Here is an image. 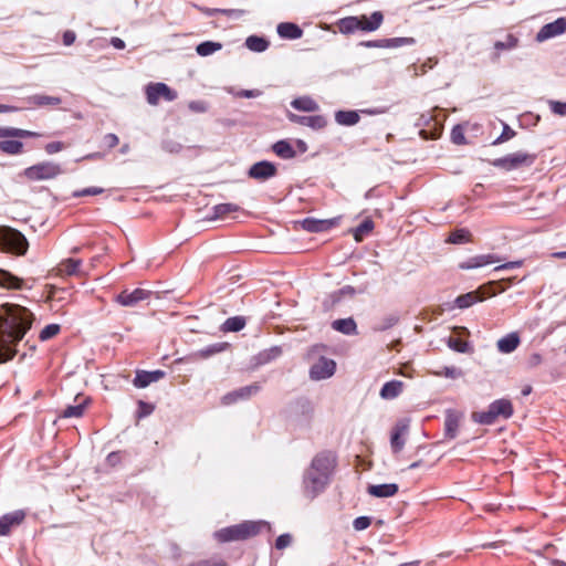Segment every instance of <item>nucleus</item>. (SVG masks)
I'll list each match as a JSON object with an SVG mask.
<instances>
[{
  "instance_id": "obj_1",
  "label": "nucleus",
  "mask_w": 566,
  "mask_h": 566,
  "mask_svg": "<svg viewBox=\"0 0 566 566\" xmlns=\"http://www.w3.org/2000/svg\"><path fill=\"white\" fill-rule=\"evenodd\" d=\"M34 316L18 304H3L0 308V364L17 355V345L31 328Z\"/></svg>"
},
{
  "instance_id": "obj_2",
  "label": "nucleus",
  "mask_w": 566,
  "mask_h": 566,
  "mask_svg": "<svg viewBox=\"0 0 566 566\" xmlns=\"http://www.w3.org/2000/svg\"><path fill=\"white\" fill-rule=\"evenodd\" d=\"M265 522L245 521L240 524L228 526L214 532L213 537L219 543H228L233 541H244L258 535L262 527L266 526Z\"/></svg>"
},
{
  "instance_id": "obj_3",
  "label": "nucleus",
  "mask_w": 566,
  "mask_h": 566,
  "mask_svg": "<svg viewBox=\"0 0 566 566\" xmlns=\"http://www.w3.org/2000/svg\"><path fill=\"white\" fill-rule=\"evenodd\" d=\"M63 172H64V170H63L61 164L45 160V161H40L30 167H27L21 172V176L29 181L36 182V181L53 180V179L57 178L60 175H62Z\"/></svg>"
},
{
  "instance_id": "obj_4",
  "label": "nucleus",
  "mask_w": 566,
  "mask_h": 566,
  "mask_svg": "<svg viewBox=\"0 0 566 566\" xmlns=\"http://www.w3.org/2000/svg\"><path fill=\"white\" fill-rule=\"evenodd\" d=\"M537 156L536 154H530L525 151H516L509 154L504 157L496 158L492 161V165L496 168L504 169L506 171L515 170L522 167L532 166Z\"/></svg>"
},
{
  "instance_id": "obj_5",
  "label": "nucleus",
  "mask_w": 566,
  "mask_h": 566,
  "mask_svg": "<svg viewBox=\"0 0 566 566\" xmlns=\"http://www.w3.org/2000/svg\"><path fill=\"white\" fill-rule=\"evenodd\" d=\"M0 241L4 249L19 255L25 254L29 248L27 238L20 231L9 227L0 229Z\"/></svg>"
},
{
  "instance_id": "obj_6",
  "label": "nucleus",
  "mask_w": 566,
  "mask_h": 566,
  "mask_svg": "<svg viewBox=\"0 0 566 566\" xmlns=\"http://www.w3.org/2000/svg\"><path fill=\"white\" fill-rule=\"evenodd\" d=\"M328 483L329 479L326 478L325 474H321L308 469L303 478L304 495L307 499L313 500L325 490Z\"/></svg>"
},
{
  "instance_id": "obj_7",
  "label": "nucleus",
  "mask_w": 566,
  "mask_h": 566,
  "mask_svg": "<svg viewBox=\"0 0 566 566\" xmlns=\"http://www.w3.org/2000/svg\"><path fill=\"white\" fill-rule=\"evenodd\" d=\"M146 98L148 104L157 105L160 98L171 102L177 98V92L165 83H150L146 86Z\"/></svg>"
},
{
  "instance_id": "obj_8",
  "label": "nucleus",
  "mask_w": 566,
  "mask_h": 566,
  "mask_svg": "<svg viewBox=\"0 0 566 566\" xmlns=\"http://www.w3.org/2000/svg\"><path fill=\"white\" fill-rule=\"evenodd\" d=\"M335 464V455L331 451H322L313 458L308 469L317 473L325 474V476L329 479Z\"/></svg>"
},
{
  "instance_id": "obj_9",
  "label": "nucleus",
  "mask_w": 566,
  "mask_h": 566,
  "mask_svg": "<svg viewBox=\"0 0 566 566\" xmlns=\"http://www.w3.org/2000/svg\"><path fill=\"white\" fill-rule=\"evenodd\" d=\"M409 431V420L400 419L396 422L390 434V447L394 453L400 452L406 443V436Z\"/></svg>"
},
{
  "instance_id": "obj_10",
  "label": "nucleus",
  "mask_w": 566,
  "mask_h": 566,
  "mask_svg": "<svg viewBox=\"0 0 566 566\" xmlns=\"http://www.w3.org/2000/svg\"><path fill=\"white\" fill-rule=\"evenodd\" d=\"M151 292L144 289L134 291L124 290L115 296V302L125 307L136 306L139 302L149 298Z\"/></svg>"
},
{
  "instance_id": "obj_11",
  "label": "nucleus",
  "mask_w": 566,
  "mask_h": 566,
  "mask_svg": "<svg viewBox=\"0 0 566 566\" xmlns=\"http://www.w3.org/2000/svg\"><path fill=\"white\" fill-rule=\"evenodd\" d=\"M463 412L455 409H447L444 412V438L453 440L457 438Z\"/></svg>"
},
{
  "instance_id": "obj_12",
  "label": "nucleus",
  "mask_w": 566,
  "mask_h": 566,
  "mask_svg": "<svg viewBox=\"0 0 566 566\" xmlns=\"http://www.w3.org/2000/svg\"><path fill=\"white\" fill-rule=\"evenodd\" d=\"M336 363L333 359L321 357L310 369V377L314 380L327 379L334 375Z\"/></svg>"
},
{
  "instance_id": "obj_13",
  "label": "nucleus",
  "mask_w": 566,
  "mask_h": 566,
  "mask_svg": "<svg viewBox=\"0 0 566 566\" xmlns=\"http://www.w3.org/2000/svg\"><path fill=\"white\" fill-rule=\"evenodd\" d=\"M416 43L413 38L401 36L390 39L369 40L360 42L361 46L365 48H381V49H395L405 45H412Z\"/></svg>"
},
{
  "instance_id": "obj_14",
  "label": "nucleus",
  "mask_w": 566,
  "mask_h": 566,
  "mask_svg": "<svg viewBox=\"0 0 566 566\" xmlns=\"http://www.w3.org/2000/svg\"><path fill=\"white\" fill-rule=\"evenodd\" d=\"M566 31V18H558L553 22L546 23L536 34L537 42H544L548 39L563 34Z\"/></svg>"
},
{
  "instance_id": "obj_15",
  "label": "nucleus",
  "mask_w": 566,
  "mask_h": 566,
  "mask_svg": "<svg viewBox=\"0 0 566 566\" xmlns=\"http://www.w3.org/2000/svg\"><path fill=\"white\" fill-rule=\"evenodd\" d=\"M248 175L252 179L264 181L276 175V167L270 161L262 160L253 164L250 167Z\"/></svg>"
},
{
  "instance_id": "obj_16",
  "label": "nucleus",
  "mask_w": 566,
  "mask_h": 566,
  "mask_svg": "<svg viewBox=\"0 0 566 566\" xmlns=\"http://www.w3.org/2000/svg\"><path fill=\"white\" fill-rule=\"evenodd\" d=\"M287 118L290 122L311 127L313 129H322L327 125V120L322 115H297L294 113L289 112Z\"/></svg>"
},
{
  "instance_id": "obj_17",
  "label": "nucleus",
  "mask_w": 566,
  "mask_h": 566,
  "mask_svg": "<svg viewBox=\"0 0 566 566\" xmlns=\"http://www.w3.org/2000/svg\"><path fill=\"white\" fill-rule=\"evenodd\" d=\"M25 518V512L17 510L0 517V536L8 535L13 527L19 526Z\"/></svg>"
},
{
  "instance_id": "obj_18",
  "label": "nucleus",
  "mask_w": 566,
  "mask_h": 566,
  "mask_svg": "<svg viewBox=\"0 0 566 566\" xmlns=\"http://www.w3.org/2000/svg\"><path fill=\"white\" fill-rule=\"evenodd\" d=\"M486 297L485 286H481L475 291L461 294L454 300V306L460 310L469 308L475 303L484 301Z\"/></svg>"
},
{
  "instance_id": "obj_19",
  "label": "nucleus",
  "mask_w": 566,
  "mask_h": 566,
  "mask_svg": "<svg viewBox=\"0 0 566 566\" xmlns=\"http://www.w3.org/2000/svg\"><path fill=\"white\" fill-rule=\"evenodd\" d=\"M259 390L260 386L258 384L248 385L227 394L222 401L224 405H231L238 400H244L256 395Z\"/></svg>"
},
{
  "instance_id": "obj_20",
  "label": "nucleus",
  "mask_w": 566,
  "mask_h": 566,
  "mask_svg": "<svg viewBox=\"0 0 566 566\" xmlns=\"http://www.w3.org/2000/svg\"><path fill=\"white\" fill-rule=\"evenodd\" d=\"M496 262H500V258L495 254H480L461 262L459 268L461 270H473Z\"/></svg>"
},
{
  "instance_id": "obj_21",
  "label": "nucleus",
  "mask_w": 566,
  "mask_h": 566,
  "mask_svg": "<svg viewBox=\"0 0 566 566\" xmlns=\"http://www.w3.org/2000/svg\"><path fill=\"white\" fill-rule=\"evenodd\" d=\"M164 377H165V371L159 370V369L153 370V371L137 370L136 376L133 380V385L136 388H146L150 384L156 382Z\"/></svg>"
},
{
  "instance_id": "obj_22",
  "label": "nucleus",
  "mask_w": 566,
  "mask_h": 566,
  "mask_svg": "<svg viewBox=\"0 0 566 566\" xmlns=\"http://www.w3.org/2000/svg\"><path fill=\"white\" fill-rule=\"evenodd\" d=\"M520 343L518 334L510 333L497 340L496 347L500 353L510 354L518 347Z\"/></svg>"
},
{
  "instance_id": "obj_23",
  "label": "nucleus",
  "mask_w": 566,
  "mask_h": 566,
  "mask_svg": "<svg viewBox=\"0 0 566 566\" xmlns=\"http://www.w3.org/2000/svg\"><path fill=\"white\" fill-rule=\"evenodd\" d=\"M360 19V31L373 32L376 31L384 21V15L380 11H375L368 18L366 15L358 17Z\"/></svg>"
},
{
  "instance_id": "obj_24",
  "label": "nucleus",
  "mask_w": 566,
  "mask_h": 566,
  "mask_svg": "<svg viewBox=\"0 0 566 566\" xmlns=\"http://www.w3.org/2000/svg\"><path fill=\"white\" fill-rule=\"evenodd\" d=\"M332 221L329 220H318L314 218H305L301 221V226L304 230L311 233H319L327 231L332 227Z\"/></svg>"
},
{
  "instance_id": "obj_25",
  "label": "nucleus",
  "mask_w": 566,
  "mask_h": 566,
  "mask_svg": "<svg viewBox=\"0 0 566 566\" xmlns=\"http://www.w3.org/2000/svg\"><path fill=\"white\" fill-rule=\"evenodd\" d=\"M277 34L283 39L296 40L303 34L302 29L292 22H282L277 25Z\"/></svg>"
},
{
  "instance_id": "obj_26",
  "label": "nucleus",
  "mask_w": 566,
  "mask_h": 566,
  "mask_svg": "<svg viewBox=\"0 0 566 566\" xmlns=\"http://www.w3.org/2000/svg\"><path fill=\"white\" fill-rule=\"evenodd\" d=\"M403 389V382L400 380H390L384 384L380 389V397L386 400L397 398Z\"/></svg>"
},
{
  "instance_id": "obj_27",
  "label": "nucleus",
  "mask_w": 566,
  "mask_h": 566,
  "mask_svg": "<svg viewBox=\"0 0 566 566\" xmlns=\"http://www.w3.org/2000/svg\"><path fill=\"white\" fill-rule=\"evenodd\" d=\"M398 485L396 483L376 484L368 486V493L376 497H390L397 494Z\"/></svg>"
},
{
  "instance_id": "obj_28",
  "label": "nucleus",
  "mask_w": 566,
  "mask_h": 566,
  "mask_svg": "<svg viewBox=\"0 0 566 566\" xmlns=\"http://www.w3.org/2000/svg\"><path fill=\"white\" fill-rule=\"evenodd\" d=\"M332 327H333V329H335L342 334H345V335H356L357 334V324L354 321V318H352V317L335 319L332 323Z\"/></svg>"
},
{
  "instance_id": "obj_29",
  "label": "nucleus",
  "mask_w": 566,
  "mask_h": 566,
  "mask_svg": "<svg viewBox=\"0 0 566 566\" xmlns=\"http://www.w3.org/2000/svg\"><path fill=\"white\" fill-rule=\"evenodd\" d=\"M0 287L21 290L23 287V280L9 271L0 269Z\"/></svg>"
},
{
  "instance_id": "obj_30",
  "label": "nucleus",
  "mask_w": 566,
  "mask_h": 566,
  "mask_svg": "<svg viewBox=\"0 0 566 566\" xmlns=\"http://www.w3.org/2000/svg\"><path fill=\"white\" fill-rule=\"evenodd\" d=\"M360 119L357 111H337L335 112V122L342 126H354Z\"/></svg>"
},
{
  "instance_id": "obj_31",
  "label": "nucleus",
  "mask_w": 566,
  "mask_h": 566,
  "mask_svg": "<svg viewBox=\"0 0 566 566\" xmlns=\"http://www.w3.org/2000/svg\"><path fill=\"white\" fill-rule=\"evenodd\" d=\"M497 415L495 413V410L489 405L488 410L485 411H476L472 413V420L479 424L490 426L493 424L496 419Z\"/></svg>"
},
{
  "instance_id": "obj_32",
  "label": "nucleus",
  "mask_w": 566,
  "mask_h": 566,
  "mask_svg": "<svg viewBox=\"0 0 566 566\" xmlns=\"http://www.w3.org/2000/svg\"><path fill=\"white\" fill-rule=\"evenodd\" d=\"M491 406L495 410L497 417H502L504 419H509L513 415V405L509 399H497L491 402Z\"/></svg>"
},
{
  "instance_id": "obj_33",
  "label": "nucleus",
  "mask_w": 566,
  "mask_h": 566,
  "mask_svg": "<svg viewBox=\"0 0 566 566\" xmlns=\"http://www.w3.org/2000/svg\"><path fill=\"white\" fill-rule=\"evenodd\" d=\"M291 106L302 112H316L318 109V104L310 96L294 98Z\"/></svg>"
},
{
  "instance_id": "obj_34",
  "label": "nucleus",
  "mask_w": 566,
  "mask_h": 566,
  "mask_svg": "<svg viewBox=\"0 0 566 566\" xmlns=\"http://www.w3.org/2000/svg\"><path fill=\"white\" fill-rule=\"evenodd\" d=\"M38 136H39L38 133L27 130V129H21V128H15V127H0V138H7V137L32 138V137H38Z\"/></svg>"
},
{
  "instance_id": "obj_35",
  "label": "nucleus",
  "mask_w": 566,
  "mask_h": 566,
  "mask_svg": "<svg viewBox=\"0 0 566 566\" xmlns=\"http://www.w3.org/2000/svg\"><path fill=\"white\" fill-rule=\"evenodd\" d=\"M273 151L282 159L294 158L296 153L287 140H279L273 145Z\"/></svg>"
},
{
  "instance_id": "obj_36",
  "label": "nucleus",
  "mask_w": 566,
  "mask_h": 566,
  "mask_svg": "<svg viewBox=\"0 0 566 566\" xmlns=\"http://www.w3.org/2000/svg\"><path fill=\"white\" fill-rule=\"evenodd\" d=\"M282 355V348L280 346H273L271 348L260 352L255 359L259 365H265L270 361L279 358Z\"/></svg>"
},
{
  "instance_id": "obj_37",
  "label": "nucleus",
  "mask_w": 566,
  "mask_h": 566,
  "mask_svg": "<svg viewBox=\"0 0 566 566\" xmlns=\"http://www.w3.org/2000/svg\"><path fill=\"white\" fill-rule=\"evenodd\" d=\"M360 19L358 17H346L339 20L338 28L344 34H350L359 30Z\"/></svg>"
},
{
  "instance_id": "obj_38",
  "label": "nucleus",
  "mask_w": 566,
  "mask_h": 566,
  "mask_svg": "<svg viewBox=\"0 0 566 566\" xmlns=\"http://www.w3.org/2000/svg\"><path fill=\"white\" fill-rule=\"evenodd\" d=\"M269 41L265 38L250 35L245 40V46L252 52H264L269 48Z\"/></svg>"
},
{
  "instance_id": "obj_39",
  "label": "nucleus",
  "mask_w": 566,
  "mask_h": 566,
  "mask_svg": "<svg viewBox=\"0 0 566 566\" xmlns=\"http://www.w3.org/2000/svg\"><path fill=\"white\" fill-rule=\"evenodd\" d=\"M29 103L35 106H56L61 104V98L56 96H49L44 94H35L29 97Z\"/></svg>"
},
{
  "instance_id": "obj_40",
  "label": "nucleus",
  "mask_w": 566,
  "mask_h": 566,
  "mask_svg": "<svg viewBox=\"0 0 566 566\" xmlns=\"http://www.w3.org/2000/svg\"><path fill=\"white\" fill-rule=\"evenodd\" d=\"M247 319L243 316H232L222 324L223 332H239L244 328Z\"/></svg>"
},
{
  "instance_id": "obj_41",
  "label": "nucleus",
  "mask_w": 566,
  "mask_h": 566,
  "mask_svg": "<svg viewBox=\"0 0 566 566\" xmlns=\"http://www.w3.org/2000/svg\"><path fill=\"white\" fill-rule=\"evenodd\" d=\"M471 241V232L468 229L461 228L452 231L447 239L448 243L462 244Z\"/></svg>"
},
{
  "instance_id": "obj_42",
  "label": "nucleus",
  "mask_w": 566,
  "mask_h": 566,
  "mask_svg": "<svg viewBox=\"0 0 566 566\" xmlns=\"http://www.w3.org/2000/svg\"><path fill=\"white\" fill-rule=\"evenodd\" d=\"M0 150L8 155H19L23 150V144L19 140H1Z\"/></svg>"
},
{
  "instance_id": "obj_43",
  "label": "nucleus",
  "mask_w": 566,
  "mask_h": 566,
  "mask_svg": "<svg viewBox=\"0 0 566 566\" xmlns=\"http://www.w3.org/2000/svg\"><path fill=\"white\" fill-rule=\"evenodd\" d=\"M213 217L214 218H224L229 213H234L240 210V207L235 203H219L213 208Z\"/></svg>"
},
{
  "instance_id": "obj_44",
  "label": "nucleus",
  "mask_w": 566,
  "mask_h": 566,
  "mask_svg": "<svg viewBox=\"0 0 566 566\" xmlns=\"http://www.w3.org/2000/svg\"><path fill=\"white\" fill-rule=\"evenodd\" d=\"M222 44L219 42L206 41L197 45L196 52L200 56H208L219 50H221Z\"/></svg>"
},
{
  "instance_id": "obj_45",
  "label": "nucleus",
  "mask_w": 566,
  "mask_h": 566,
  "mask_svg": "<svg viewBox=\"0 0 566 566\" xmlns=\"http://www.w3.org/2000/svg\"><path fill=\"white\" fill-rule=\"evenodd\" d=\"M82 261L80 259H67L61 263V271L66 275H76L80 273Z\"/></svg>"
},
{
  "instance_id": "obj_46",
  "label": "nucleus",
  "mask_w": 566,
  "mask_h": 566,
  "mask_svg": "<svg viewBox=\"0 0 566 566\" xmlns=\"http://www.w3.org/2000/svg\"><path fill=\"white\" fill-rule=\"evenodd\" d=\"M86 400H84L83 402H80L75 406H67L63 411H62V417L63 418H80L83 416L84 413V409H85V406H86Z\"/></svg>"
},
{
  "instance_id": "obj_47",
  "label": "nucleus",
  "mask_w": 566,
  "mask_h": 566,
  "mask_svg": "<svg viewBox=\"0 0 566 566\" xmlns=\"http://www.w3.org/2000/svg\"><path fill=\"white\" fill-rule=\"evenodd\" d=\"M374 229V222L370 219L364 220L354 231V238L360 242L364 235Z\"/></svg>"
},
{
  "instance_id": "obj_48",
  "label": "nucleus",
  "mask_w": 566,
  "mask_h": 566,
  "mask_svg": "<svg viewBox=\"0 0 566 566\" xmlns=\"http://www.w3.org/2000/svg\"><path fill=\"white\" fill-rule=\"evenodd\" d=\"M201 11L207 15V17H213L218 13H221V14H224L227 17H232V15H241L243 14V10H237V9H216V8H203L201 9Z\"/></svg>"
},
{
  "instance_id": "obj_49",
  "label": "nucleus",
  "mask_w": 566,
  "mask_h": 566,
  "mask_svg": "<svg viewBox=\"0 0 566 566\" xmlns=\"http://www.w3.org/2000/svg\"><path fill=\"white\" fill-rule=\"evenodd\" d=\"M60 331L61 326L59 324H49L40 332L39 338L42 342L49 340L55 337Z\"/></svg>"
},
{
  "instance_id": "obj_50",
  "label": "nucleus",
  "mask_w": 566,
  "mask_h": 566,
  "mask_svg": "<svg viewBox=\"0 0 566 566\" xmlns=\"http://www.w3.org/2000/svg\"><path fill=\"white\" fill-rule=\"evenodd\" d=\"M517 43L518 40L514 35L509 34L505 41H496L494 43V49L496 51L512 50L517 46Z\"/></svg>"
},
{
  "instance_id": "obj_51",
  "label": "nucleus",
  "mask_w": 566,
  "mask_h": 566,
  "mask_svg": "<svg viewBox=\"0 0 566 566\" xmlns=\"http://www.w3.org/2000/svg\"><path fill=\"white\" fill-rule=\"evenodd\" d=\"M137 406H138V409H137V412H136V418L137 419H143L145 417H148L155 410V406L154 405H151L149 402H146L144 400H138Z\"/></svg>"
},
{
  "instance_id": "obj_52",
  "label": "nucleus",
  "mask_w": 566,
  "mask_h": 566,
  "mask_svg": "<svg viewBox=\"0 0 566 566\" xmlns=\"http://www.w3.org/2000/svg\"><path fill=\"white\" fill-rule=\"evenodd\" d=\"M433 375L438 377H447L451 379H455L462 376V371L453 366H444L441 370L434 371Z\"/></svg>"
},
{
  "instance_id": "obj_53",
  "label": "nucleus",
  "mask_w": 566,
  "mask_h": 566,
  "mask_svg": "<svg viewBox=\"0 0 566 566\" xmlns=\"http://www.w3.org/2000/svg\"><path fill=\"white\" fill-rule=\"evenodd\" d=\"M227 345H228L227 343H217V344L209 345L206 348L200 350V356L203 358H207L211 355H214L217 353L224 350Z\"/></svg>"
},
{
  "instance_id": "obj_54",
  "label": "nucleus",
  "mask_w": 566,
  "mask_h": 566,
  "mask_svg": "<svg viewBox=\"0 0 566 566\" xmlns=\"http://www.w3.org/2000/svg\"><path fill=\"white\" fill-rule=\"evenodd\" d=\"M515 135V130H513L507 124H503V130L501 135L492 143V145H500L512 139Z\"/></svg>"
},
{
  "instance_id": "obj_55",
  "label": "nucleus",
  "mask_w": 566,
  "mask_h": 566,
  "mask_svg": "<svg viewBox=\"0 0 566 566\" xmlns=\"http://www.w3.org/2000/svg\"><path fill=\"white\" fill-rule=\"evenodd\" d=\"M448 346L458 352V353H467L468 352V343L460 339V338H457V337H449L448 339Z\"/></svg>"
},
{
  "instance_id": "obj_56",
  "label": "nucleus",
  "mask_w": 566,
  "mask_h": 566,
  "mask_svg": "<svg viewBox=\"0 0 566 566\" xmlns=\"http://www.w3.org/2000/svg\"><path fill=\"white\" fill-rule=\"evenodd\" d=\"M451 140L457 145L465 143V136L463 128L460 125H455L451 130Z\"/></svg>"
},
{
  "instance_id": "obj_57",
  "label": "nucleus",
  "mask_w": 566,
  "mask_h": 566,
  "mask_svg": "<svg viewBox=\"0 0 566 566\" xmlns=\"http://www.w3.org/2000/svg\"><path fill=\"white\" fill-rule=\"evenodd\" d=\"M104 192L103 188L99 187H88L82 190H76L73 192V197L78 198L83 196H97Z\"/></svg>"
},
{
  "instance_id": "obj_58",
  "label": "nucleus",
  "mask_w": 566,
  "mask_h": 566,
  "mask_svg": "<svg viewBox=\"0 0 566 566\" xmlns=\"http://www.w3.org/2000/svg\"><path fill=\"white\" fill-rule=\"evenodd\" d=\"M371 524V518L369 516H359L356 517L353 522V526L356 531H364L369 527Z\"/></svg>"
},
{
  "instance_id": "obj_59",
  "label": "nucleus",
  "mask_w": 566,
  "mask_h": 566,
  "mask_svg": "<svg viewBox=\"0 0 566 566\" xmlns=\"http://www.w3.org/2000/svg\"><path fill=\"white\" fill-rule=\"evenodd\" d=\"M188 108L193 113H206L208 111V103L205 101H191Z\"/></svg>"
},
{
  "instance_id": "obj_60",
  "label": "nucleus",
  "mask_w": 566,
  "mask_h": 566,
  "mask_svg": "<svg viewBox=\"0 0 566 566\" xmlns=\"http://www.w3.org/2000/svg\"><path fill=\"white\" fill-rule=\"evenodd\" d=\"M188 566H227V563L221 558L213 560L203 559L196 563H191Z\"/></svg>"
},
{
  "instance_id": "obj_61",
  "label": "nucleus",
  "mask_w": 566,
  "mask_h": 566,
  "mask_svg": "<svg viewBox=\"0 0 566 566\" xmlns=\"http://www.w3.org/2000/svg\"><path fill=\"white\" fill-rule=\"evenodd\" d=\"M551 105V109L553 113L557 114V115H560V116H565L566 115V103H562V102H557V101H552L549 103Z\"/></svg>"
},
{
  "instance_id": "obj_62",
  "label": "nucleus",
  "mask_w": 566,
  "mask_h": 566,
  "mask_svg": "<svg viewBox=\"0 0 566 566\" xmlns=\"http://www.w3.org/2000/svg\"><path fill=\"white\" fill-rule=\"evenodd\" d=\"M292 542V537L290 534H282L275 541V547L277 549H283L287 547Z\"/></svg>"
},
{
  "instance_id": "obj_63",
  "label": "nucleus",
  "mask_w": 566,
  "mask_h": 566,
  "mask_svg": "<svg viewBox=\"0 0 566 566\" xmlns=\"http://www.w3.org/2000/svg\"><path fill=\"white\" fill-rule=\"evenodd\" d=\"M543 361V357L539 353H533L530 355V357L527 358V367L528 368H535L537 366H539Z\"/></svg>"
},
{
  "instance_id": "obj_64",
  "label": "nucleus",
  "mask_w": 566,
  "mask_h": 566,
  "mask_svg": "<svg viewBox=\"0 0 566 566\" xmlns=\"http://www.w3.org/2000/svg\"><path fill=\"white\" fill-rule=\"evenodd\" d=\"M64 148L63 143L61 142H52L45 145L44 149L49 155L56 154Z\"/></svg>"
}]
</instances>
